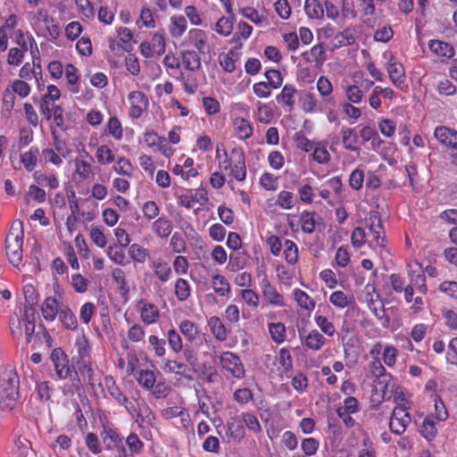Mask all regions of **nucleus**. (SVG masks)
<instances>
[{"instance_id":"f257e3e1","label":"nucleus","mask_w":457,"mask_h":457,"mask_svg":"<svg viewBox=\"0 0 457 457\" xmlns=\"http://www.w3.org/2000/svg\"><path fill=\"white\" fill-rule=\"evenodd\" d=\"M216 160L220 170L226 172L228 178L238 182L246 179V165L245 153L241 148H233L228 154L224 148H216ZM230 179L228 182H230Z\"/></svg>"},{"instance_id":"f03ea898","label":"nucleus","mask_w":457,"mask_h":457,"mask_svg":"<svg viewBox=\"0 0 457 457\" xmlns=\"http://www.w3.org/2000/svg\"><path fill=\"white\" fill-rule=\"evenodd\" d=\"M23 230L21 222H13L5 238V250L9 261L18 266L22 259Z\"/></svg>"},{"instance_id":"7ed1b4c3","label":"nucleus","mask_w":457,"mask_h":457,"mask_svg":"<svg viewBox=\"0 0 457 457\" xmlns=\"http://www.w3.org/2000/svg\"><path fill=\"white\" fill-rule=\"evenodd\" d=\"M75 346L80 357L79 370H80L81 373L86 374L88 378V381L91 384H93L95 382V379L94 370L89 361V344L84 335L77 338Z\"/></svg>"},{"instance_id":"20e7f679","label":"nucleus","mask_w":457,"mask_h":457,"mask_svg":"<svg viewBox=\"0 0 457 457\" xmlns=\"http://www.w3.org/2000/svg\"><path fill=\"white\" fill-rule=\"evenodd\" d=\"M260 288L264 301L274 307H285L287 305L284 295L278 291L266 275L260 280Z\"/></svg>"},{"instance_id":"39448f33","label":"nucleus","mask_w":457,"mask_h":457,"mask_svg":"<svg viewBox=\"0 0 457 457\" xmlns=\"http://www.w3.org/2000/svg\"><path fill=\"white\" fill-rule=\"evenodd\" d=\"M220 364L223 370L228 371L232 377L240 379L245 377V371L244 365L239 358L234 353L223 352L220 355Z\"/></svg>"},{"instance_id":"423d86ee","label":"nucleus","mask_w":457,"mask_h":457,"mask_svg":"<svg viewBox=\"0 0 457 457\" xmlns=\"http://www.w3.org/2000/svg\"><path fill=\"white\" fill-rule=\"evenodd\" d=\"M391 83L397 88L403 89L405 86V70L403 65L392 54L385 65Z\"/></svg>"},{"instance_id":"0eeeda50","label":"nucleus","mask_w":457,"mask_h":457,"mask_svg":"<svg viewBox=\"0 0 457 457\" xmlns=\"http://www.w3.org/2000/svg\"><path fill=\"white\" fill-rule=\"evenodd\" d=\"M141 54L150 58L154 54L162 55L165 53L166 43L163 34L156 32L149 41H144L139 46Z\"/></svg>"},{"instance_id":"6e6552de","label":"nucleus","mask_w":457,"mask_h":457,"mask_svg":"<svg viewBox=\"0 0 457 457\" xmlns=\"http://www.w3.org/2000/svg\"><path fill=\"white\" fill-rule=\"evenodd\" d=\"M128 101L129 104V114L132 119H139L149 105L147 96L138 90L131 91L128 95Z\"/></svg>"},{"instance_id":"1a4fd4ad","label":"nucleus","mask_w":457,"mask_h":457,"mask_svg":"<svg viewBox=\"0 0 457 457\" xmlns=\"http://www.w3.org/2000/svg\"><path fill=\"white\" fill-rule=\"evenodd\" d=\"M411 420V419L408 411L402 406H396L390 417L389 428L391 432L402 435L405 432Z\"/></svg>"},{"instance_id":"9d476101","label":"nucleus","mask_w":457,"mask_h":457,"mask_svg":"<svg viewBox=\"0 0 457 457\" xmlns=\"http://www.w3.org/2000/svg\"><path fill=\"white\" fill-rule=\"evenodd\" d=\"M137 311L139 312L141 321L145 326L155 324L160 319L158 307L144 299L137 302Z\"/></svg>"},{"instance_id":"9b49d317","label":"nucleus","mask_w":457,"mask_h":457,"mask_svg":"<svg viewBox=\"0 0 457 457\" xmlns=\"http://www.w3.org/2000/svg\"><path fill=\"white\" fill-rule=\"evenodd\" d=\"M332 312L331 307L328 304H320L318 311L314 316V321L323 334L328 337H334L336 334V327L332 321H330L325 314Z\"/></svg>"},{"instance_id":"f8f14e48","label":"nucleus","mask_w":457,"mask_h":457,"mask_svg":"<svg viewBox=\"0 0 457 457\" xmlns=\"http://www.w3.org/2000/svg\"><path fill=\"white\" fill-rule=\"evenodd\" d=\"M51 360L58 378L60 379L68 378L71 373V369L68 365L67 355L64 352L61 348H54L51 353Z\"/></svg>"},{"instance_id":"ddd939ff","label":"nucleus","mask_w":457,"mask_h":457,"mask_svg":"<svg viewBox=\"0 0 457 457\" xmlns=\"http://www.w3.org/2000/svg\"><path fill=\"white\" fill-rule=\"evenodd\" d=\"M369 230L372 235V244L377 246L384 247L386 245L385 231L382 222L378 214L374 213L367 220Z\"/></svg>"},{"instance_id":"4468645a","label":"nucleus","mask_w":457,"mask_h":457,"mask_svg":"<svg viewBox=\"0 0 457 457\" xmlns=\"http://www.w3.org/2000/svg\"><path fill=\"white\" fill-rule=\"evenodd\" d=\"M187 41L188 44L195 47L200 54H206L210 52L208 36L203 29H190L187 33Z\"/></svg>"},{"instance_id":"2eb2a0df","label":"nucleus","mask_w":457,"mask_h":457,"mask_svg":"<svg viewBox=\"0 0 457 457\" xmlns=\"http://www.w3.org/2000/svg\"><path fill=\"white\" fill-rule=\"evenodd\" d=\"M408 267L410 278L409 284L412 285L419 293L426 294V277L421 266L418 262H415L414 264H410Z\"/></svg>"},{"instance_id":"dca6fc26","label":"nucleus","mask_w":457,"mask_h":457,"mask_svg":"<svg viewBox=\"0 0 457 457\" xmlns=\"http://www.w3.org/2000/svg\"><path fill=\"white\" fill-rule=\"evenodd\" d=\"M62 306L64 304L59 302L55 296L50 295L46 297L41 305V312L44 319L51 322L55 320Z\"/></svg>"},{"instance_id":"f3484780","label":"nucleus","mask_w":457,"mask_h":457,"mask_svg":"<svg viewBox=\"0 0 457 457\" xmlns=\"http://www.w3.org/2000/svg\"><path fill=\"white\" fill-rule=\"evenodd\" d=\"M105 386L110 395L120 405L124 406L129 412H131L132 410H134V405L129 401L128 397L122 394L112 377L105 378Z\"/></svg>"},{"instance_id":"a211bd4d","label":"nucleus","mask_w":457,"mask_h":457,"mask_svg":"<svg viewBox=\"0 0 457 457\" xmlns=\"http://www.w3.org/2000/svg\"><path fill=\"white\" fill-rule=\"evenodd\" d=\"M434 137L447 148H452L457 144V130L446 126H437L434 130Z\"/></svg>"},{"instance_id":"6ab92c4d","label":"nucleus","mask_w":457,"mask_h":457,"mask_svg":"<svg viewBox=\"0 0 457 457\" xmlns=\"http://www.w3.org/2000/svg\"><path fill=\"white\" fill-rule=\"evenodd\" d=\"M101 437L107 449L112 450L114 447H121L124 457H129L127 449L122 445V438L114 429L104 427L101 432Z\"/></svg>"},{"instance_id":"aec40b11","label":"nucleus","mask_w":457,"mask_h":457,"mask_svg":"<svg viewBox=\"0 0 457 457\" xmlns=\"http://www.w3.org/2000/svg\"><path fill=\"white\" fill-rule=\"evenodd\" d=\"M129 366L130 367L131 372L133 373L136 380L141 386L148 390L154 387L156 382L154 371L143 369L136 370L131 361H129Z\"/></svg>"},{"instance_id":"412c9836","label":"nucleus","mask_w":457,"mask_h":457,"mask_svg":"<svg viewBox=\"0 0 457 457\" xmlns=\"http://www.w3.org/2000/svg\"><path fill=\"white\" fill-rule=\"evenodd\" d=\"M302 344L312 351L320 350L326 344L325 337L317 329L311 330L304 337L301 336Z\"/></svg>"},{"instance_id":"4be33fe9","label":"nucleus","mask_w":457,"mask_h":457,"mask_svg":"<svg viewBox=\"0 0 457 457\" xmlns=\"http://www.w3.org/2000/svg\"><path fill=\"white\" fill-rule=\"evenodd\" d=\"M15 36L16 43L21 46V49L25 51L30 49L33 62H35L36 54H38L39 51L33 37L29 32H23L21 29L16 31Z\"/></svg>"},{"instance_id":"5701e85b","label":"nucleus","mask_w":457,"mask_h":457,"mask_svg":"<svg viewBox=\"0 0 457 457\" xmlns=\"http://www.w3.org/2000/svg\"><path fill=\"white\" fill-rule=\"evenodd\" d=\"M149 266L154 270L155 276L161 282L165 283L170 278L172 271L168 262L165 261L162 259H152Z\"/></svg>"},{"instance_id":"b1692460","label":"nucleus","mask_w":457,"mask_h":457,"mask_svg":"<svg viewBox=\"0 0 457 457\" xmlns=\"http://www.w3.org/2000/svg\"><path fill=\"white\" fill-rule=\"evenodd\" d=\"M368 307L370 312L376 316V318L379 320L380 325L386 328L390 325V318L386 314V311L384 308V304L381 300L378 299H370L368 301Z\"/></svg>"},{"instance_id":"393cba45","label":"nucleus","mask_w":457,"mask_h":457,"mask_svg":"<svg viewBox=\"0 0 457 457\" xmlns=\"http://www.w3.org/2000/svg\"><path fill=\"white\" fill-rule=\"evenodd\" d=\"M232 123L235 135L238 139L246 140L253 136V128L246 119L239 117L235 118Z\"/></svg>"},{"instance_id":"a878e982","label":"nucleus","mask_w":457,"mask_h":457,"mask_svg":"<svg viewBox=\"0 0 457 457\" xmlns=\"http://www.w3.org/2000/svg\"><path fill=\"white\" fill-rule=\"evenodd\" d=\"M441 422H437L435 420L434 415H427L423 420L422 426L420 428V434L428 440L432 441L437 435L438 426Z\"/></svg>"},{"instance_id":"bb28decb","label":"nucleus","mask_w":457,"mask_h":457,"mask_svg":"<svg viewBox=\"0 0 457 457\" xmlns=\"http://www.w3.org/2000/svg\"><path fill=\"white\" fill-rule=\"evenodd\" d=\"M207 325L217 340L223 342L227 339L228 331L218 316L210 317L207 320Z\"/></svg>"},{"instance_id":"cd10ccee","label":"nucleus","mask_w":457,"mask_h":457,"mask_svg":"<svg viewBox=\"0 0 457 457\" xmlns=\"http://www.w3.org/2000/svg\"><path fill=\"white\" fill-rule=\"evenodd\" d=\"M212 287L214 292L220 296H228L231 292V287L228 280L222 275L214 273L211 277Z\"/></svg>"},{"instance_id":"c85d7f7f","label":"nucleus","mask_w":457,"mask_h":457,"mask_svg":"<svg viewBox=\"0 0 457 457\" xmlns=\"http://www.w3.org/2000/svg\"><path fill=\"white\" fill-rule=\"evenodd\" d=\"M193 165H194V160L190 157H187L184 160V162L182 165L176 164L173 167L172 172L175 175L181 176L184 179H187L189 178H195L198 174V172L193 167Z\"/></svg>"},{"instance_id":"c756f323","label":"nucleus","mask_w":457,"mask_h":457,"mask_svg":"<svg viewBox=\"0 0 457 457\" xmlns=\"http://www.w3.org/2000/svg\"><path fill=\"white\" fill-rule=\"evenodd\" d=\"M152 229L157 237L167 238L171 234L172 223L168 218L162 216L153 222Z\"/></svg>"},{"instance_id":"7c9ffc66","label":"nucleus","mask_w":457,"mask_h":457,"mask_svg":"<svg viewBox=\"0 0 457 457\" xmlns=\"http://www.w3.org/2000/svg\"><path fill=\"white\" fill-rule=\"evenodd\" d=\"M274 118V109L271 103H258L255 113L257 121L262 124H269Z\"/></svg>"},{"instance_id":"2f4dec72","label":"nucleus","mask_w":457,"mask_h":457,"mask_svg":"<svg viewBox=\"0 0 457 457\" xmlns=\"http://www.w3.org/2000/svg\"><path fill=\"white\" fill-rule=\"evenodd\" d=\"M187 29V22L182 15H173L170 17V23L169 30L171 37L179 38L180 37Z\"/></svg>"},{"instance_id":"473e14b6","label":"nucleus","mask_w":457,"mask_h":457,"mask_svg":"<svg viewBox=\"0 0 457 457\" xmlns=\"http://www.w3.org/2000/svg\"><path fill=\"white\" fill-rule=\"evenodd\" d=\"M429 49L438 56L451 58L454 55L453 47L441 40H430L428 43Z\"/></svg>"},{"instance_id":"72a5a7b5","label":"nucleus","mask_w":457,"mask_h":457,"mask_svg":"<svg viewBox=\"0 0 457 457\" xmlns=\"http://www.w3.org/2000/svg\"><path fill=\"white\" fill-rule=\"evenodd\" d=\"M58 317L64 328L74 330L78 328L77 318L68 305L62 306Z\"/></svg>"},{"instance_id":"f704fd0d","label":"nucleus","mask_w":457,"mask_h":457,"mask_svg":"<svg viewBox=\"0 0 457 457\" xmlns=\"http://www.w3.org/2000/svg\"><path fill=\"white\" fill-rule=\"evenodd\" d=\"M329 303L339 309H344L354 303V297L344 291L337 290L329 295Z\"/></svg>"},{"instance_id":"c9c22d12","label":"nucleus","mask_w":457,"mask_h":457,"mask_svg":"<svg viewBox=\"0 0 457 457\" xmlns=\"http://www.w3.org/2000/svg\"><path fill=\"white\" fill-rule=\"evenodd\" d=\"M341 136L342 142L345 149L353 152L358 151V147L356 146V144L358 143V136L355 133L354 129L343 127L341 129Z\"/></svg>"},{"instance_id":"e433bc0d","label":"nucleus","mask_w":457,"mask_h":457,"mask_svg":"<svg viewBox=\"0 0 457 457\" xmlns=\"http://www.w3.org/2000/svg\"><path fill=\"white\" fill-rule=\"evenodd\" d=\"M294 299L297 304L307 312H312L315 308V301L304 291L295 288L293 291Z\"/></svg>"},{"instance_id":"4c0bfd02","label":"nucleus","mask_w":457,"mask_h":457,"mask_svg":"<svg viewBox=\"0 0 457 457\" xmlns=\"http://www.w3.org/2000/svg\"><path fill=\"white\" fill-rule=\"evenodd\" d=\"M304 11L306 15L312 20H320L324 16L323 5L318 0H305Z\"/></svg>"},{"instance_id":"58836bf2","label":"nucleus","mask_w":457,"mask_h":457,"mask_svg":"<svg viewBox=\"0 0 457 457\" xmlns=\"http://www.w3.org/2000/svg\"><path fill=\"white\" fill-rule=\"evenodd\" d=\"M227 428L229 436L238 442L245 436L244 425L237 418H230L227 423Z\"/></svg>"},{"instance_id":"ea45409f","label":"nucleus","mask_w":457,"mask_h":457,"mask_svg":"<svg viewBox=\"0 0 457 457\" xmlns=\"http://www.w3.org/2000/svg\"><path fill=\"white\" fill-rule=\"evenodd\" d=\"M19 378L15 372H8L0 379V392L6 394L11 393V390H19Z\"/></svg>"},{"instance_id":"a19ab883","label":"nucleus","mask_w":457,"mask_h":457,"mask_svg":"<svg viewBox=\"0 0 457 457\" xmlns=\"http://www.w3.org/2000/svg\"><path fill=\"white\" fill-rule=\"evenodd\" d=\"M19 390H11V393L6 394L0 392V408L4 411H12L14 409L19 399Z\"/></svg>"},{"instance_id":"79ce46f5","label":"nucleus","mask_w":457,"mask_h":457,"mask_svg":"<svg viewBox=\"0 0 457 457\" xmlns=\"http://www.w3.org/2000/svg\"><path fill=\"white\" fill-rule=\"evenodd\" d=\"M182 63L184 67L190 71H195L201 67L200 57L192 50L182 53Z\"/></svg>"},{"instance_id":"37998d69","label":"nucleus","mask_w":457,"mask_h":457,"mask_svg":"<svg viewBox=\"0 0 457 457\" xmlns=\"http://www.w3.org/2000/svg\"><path fill=\"white\" fill-rule=\"evenodd\" d=\"M179 331L185 337L187 341L192 343L195 341L198 336V328L196 325L189 320H182L179 326Z\"/></svg>"},{"instance_id":"c03bdc74","label":"nucleus","mask_w":457,"mask_h":457,"mask_svg":"<svg viewBox=\"0 0 457 457\" xmlns=\"http://www.w3.org/2000/svg\"><path fill=\"white\" fill-rule=\"evenodd\" d=\"M268 329L275 343L281 344L286 340V326L282 322H270L268 324Z\"/></svg>"},{"instance_id":"a18cd8bd","label":"nucleus","mask_w":457,"mask_h":457,"mask_svg":"<svg viewBox=\"0 0 457 457\" xmlns=\"http://www.w3.org/2000/svg\"><path fill=\"white\" fill-rule=\"evenodd\" d=\"M75 172L81 180L87 179L93 170L91 161L85 159H75Z\"/></svg>"},{"instance_id":"49530a36","label":"nucleus","mask_w":457,"mask_h":457,"mask_svg":"<svg viewBox=\"0 0 457 457\" xmlns=\"http://www.w3.org/2000/svg\"><path fill=\"white\" fill-rule=\"evenodd\" d=\"M234 19L233 17L222 16L215 23V31L223 37H228L233 30Z\"/></svg>"},{"instance_id":"de8ad7c7","label":"nucleus","mask_w":457,"mask_h":457,"mask_svg":"<svg viewBox=\"0 0 457 457\" xmlns=\"http://www.w3.org/2000/svg\"><path fill=\"white\" fill-rule=\"evenodd\" d=\"M318 99L313 93L304 92L301 97L302 110L306 113H313L318 112Z\"/></svg>"},{"instance_id":"09e8293b","label":"nucleus","mask_w":457,"mask_h":457,"mask_svg":"<svg viewBox=\"0 0 457 457\" xmlns=\"http://www.w3.org/2000/svg\"><path fill=\"white\" fill-rule=\"evenodd\" d=\"M284 256L287 262L292 265L298 261V246L290 239H286L284 242Z\"/></svg>"},{"instance_id":"8fccbe9b","label":"nucleus","mask_w":457,"mask_h":457,"mask_svg":"<svg viewBox=\"0 0 457 457\" xmlns=\"http://www.w3.org/2000/svg\"><path fill=\"white\" fill-rule=\"evenodd\" d=\"M296 89L293 85L287 84L283 87L280 94L276 97L277 101H281L284 104L292 107L295 104V95Z\"/></svg>"},{"instance_id":"3c124183","label":"nucleus","mask_w":457,"mask_h":457,"mask_svg":"<svg viewBox=\"0 0 457 457\" xmlns=\"http://www.w3.org/2000/svg\"><path fill=\"white\" fill-rule=\"evenodd\" d=\"M145 337V328L139 323H133L129 328L127 337L130 342L140 343L143 342Z\"/></svg>"},{"instance_id":"603ef678","label":"nucleus","mask_w":457,"mask_h":457,"mask_svg":"<svg viewBox=\"0 0 457 457\" xmlns=\"http://www.w3.org/2000/svg\"><path fill=\"white\" fill-rule=\"evenodd\" d=\"M295 202L296 198L292 192L282 190L278 195L277 204L284 210L292 209Z\"/></svg>"},{"instance_id":"864d4df0","label":"nucleus","mask_w":457,"mask_h":457,"mask_svg":"<svg viewBox=\"0 0 457 457\" xmlns=\"http://www.w3.org/2000/svg\"><path fill=\"white\" fill-rule=\"evenodd\" d=\"M169 346L172 352L179 353L183 349V342L180 335L174 328L170 329L166 333Z\"/></svg>"},{"instance_id":"5fc2aeb1","label":"nucleus","mask_w":457,"mask_h":457,"mask_svg":"<svg viewBox=\"0 0 457 457\" xmlns=\"http://www.w3.org/2000/svg\"><path fill=\"white\" fill-rule=\"evenodd\" d=\"M360 403L353 396H347L343 403L337 408V411L355 414L360 411Z\"/></svg>"},{"instance_id":"6e6d98bb","label":"nucleus","mask_w":457,"mask_h":457,"mask_svg":"<svg viewBox=\"0 0 457 457\" xmlns=\"http://www.w3.org/2000/svg\"><path fill=\"white\" fill-rule=\"evenodd\" d=\"M96 157L100 164L106 165L114 162L115 157L110 147L106 145L98 146Z\"/></svg>"},{"instance_id":"4d7b16f0","label":"nucleus","mask_w":457,"mask_h":457,"mask_svg":"<svg viewBox=\"0 0 457 457\" xmlns=\"http://www.w3.org/2000/svg\"><path fill=\"white\" fill-rule=\"evenodd\" d=\"M398 350L391 345H386L382 353L383 363L388 368H393L396 363Z\"/></svg>"},{"instance_id":"13d9d810","label":"nucleus","mask_w":457,"mask_h":457,"mask_svg":"<svg viewBox=\"0 0 457 457\" xmlns=\"http://www.w3.org/2000/svg\"><path fill=\"white\" fill-rule=\"evenodd\" d=\"M300 222L302 230L304 233L311 234L314 231L316 221L314 220V213L304 211L301 213Z\"/></svg>"},{"instance_id":"bf43d9fd","label":"nucleus","mask_w":457,"mask_h":457,"mask_svg":"<svg viewBox=\"0 0 457 457\" xmlns=\"http://www.w3.org/2000/svg\"><path fill=\"white\" fill-rule=\"evenodd\" d=\"M166 372L174 373L177 375L187 376L189 368L187 364L178 361L176 360H167L164 366Z\"/></svg>"},{"instance_id":"052dcab7","label":"nucleus","mask_w":457,"mask_h":457,"mask_svg":"<svg viewBox=\"0 0 457 457\" xmlns=\"http://www.w3.org/2000/svg\"><path fill=\"white\" fill-rule=\"evenodd\" d=\"M38 150L30 149L21 156V161L28 171H32L37 162Z\"/></svg>"},{"instance_id":"680f3d73","label":"nucleus","mask_w":457,"mask_h":457,"mask_svg":"<svg viewBox=\"0 0 457 457\" xmlns=\"http://www.w3.org/2000/svg\"><path fill=\"white\" fill-rule=\"evenodd\" d=\"M220 65L228 72H233L236 70V54L229 51L227 54H221L219 56Z\"/></svg>"},{"instance_id":"e2e57ef3","label":"nucleus","mask_w":457,"mask_h":457,"mask_svg":"<svg viewBox=\"0 0 457 457\" xmlns=\"http://www.w3.org/2000/svg\"><path fill=\"white\" fill-rule=\"evenodd\" d=\"M240 13L256 26H262L264 16L253 7H244L240 9Z\"/></svg>"},{"instance_id":"0e129e2a","label":"nucleus","mask_w":457,"mask_h":457,"mask_svg":"<svg viewBox=\"0 0 457 457\" xmlns=\"http://www.w3.org/2000/svg\"><path fill=\"white\" fill-rule=\"evenodd\" d=\"M175 295L179 301H185L189 297L190 286L186 279H177L175 283Z\"/></svg>"},{"instance_id":"69168bd1","label":"nucleus","mask_w":457,"mask_h":457,"mask_svg":"<svg viewBox=\"0 0 457 457\" xmlns=\"http://www.w3.org/2000/svg\"><path fill=\"white\" fill-rule=\"evenodd\" d=\"M107 129L110 135L116 139L120 140L123 137V129L120 121L117 117H111L107 123Z\"/></svg>"},{"instance_id":"338daca9","label":"nucleus","mask_w":457,"mask_h":457,"mask_svg":"<svg viewBox=\"0 0 457 457\" xmlns=\"http://www.w3.org/2000/svg\"><path fill=\"white\" fill-rule=\"evenodd\" d=\"M260 186L268 191H275L278 188V178L270 172L262 174L259 179Z\"/></svg>"},{"instance_id":"774afa93","label":"nucleus","mask_w":457,"mask_h":457,"mask_svg":"<svg viewBox=\"0 0 457 457\" xmlns=\"http://www.w3.org/2000/svg\"><path fill=\"white\" fill-rule=\"evenodd\" d=\"M242 421L246 428L253 433H260L262 431V426L257 417L252 412H243Z\"/></svg>"}]
</instances>
